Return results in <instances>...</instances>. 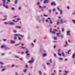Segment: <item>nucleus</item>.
Returning a JSON list of instances; mask_svg holds the SVG:
<instances>
[{"label":"nucleus","mask_w":75,"mask_h":75,"mask_svg":"<svg viewBox=\"0 0 75 75\" xmlns=\"http://www.w3.org/2000/svg\"><path fill=\"white\" fill-rule=\"evenodd\" d=\"M59 19L57 20V25H59V23H60L61 24H64V22L62 20V19L61 18V16H59L58 17Z\"/></svg>","instance_id":"obj_1"},{"label":"nucleus","mask_w":75,"mask_h":75,"mask_svg":"<svg viewBox=\"0 0 75 75\" xmlns=\"http://www.w3.org/2000/svg\"><path fill=\"white\" fill-rule=\"evenodd\" d=\"M34 61V59L33 58H31V60L29 61H28V62L29 63V64H32V63H33Z\"/></svg>","instance_id":"obj_2"},{"label":"nucleus","mask_w":75,"mask_h":75,"mask_svg":"<svg viewBox=\"0 0 75 75\" xmlns=\"http://www.w3.org/2000/svg\"><path fill=\"white\" fill-rule=\"evenodd\" d=\"M15 36H16V37H18V36H20V37H23V35H21L20 34H16L15 35Z\"/></svg>","instance_id":"obj_3"},{"label":"nucleus","mask_w":75,"mask_h":75,"mask_svg":"<svg viewBox=\"0 0 75 75\" xmlns=\"http://www.w3.org/2000/svg\"><path fill=\"white\" fill-rule=\"evenodd\" d=\"M28 52H29V51H27L25 52V53L27 55H28V56H30V54L28 53Z\"/></svg>","instance_id":"obj_4"},{"label":"nucleus","mask_w":75,"mask_h":75,"mask_svg":"<svg viewBox=\"0 0 75 75\" xmlns=\"http://www.w3.org/2000/svg\"><path fill=\"white\" fill-rule=\"evenodd\" d=\"M49 2V1L48 0H45L44 1V4H45V3H48Z\"/></svg>","instance_id":"obj_5"},{"label":"nucleus","mask_w":75,"mask_h":75,"mask_svg":"<svg viewBox=\"0 0 75 75\" xmlns=\"http://www.w3.org/2000/svg\"><path fill=\"white\" fill-rule=\"evenodd\" d=\"M67 35H71L70 34V31H68L67 32Z\"/></svg>","instance_id":"obj_6"},{"label":"nucleus","mask_w":75,"mask_h":75,"mask_svg":"<svg viewBox=\"0 0 75 75\" xmlns=\"http://www.w3.org/2000/svg\"><path fill=\"white\" fill-rule=\"evenodd\" d=\"M59 33H57V35H58V37H59V36H60L59 35V34H61V31L59 30Z\"/></svg>","instance_id":"obj_7"},{"label":"nucleus","mask_w":75,"mask_h":75,"mask_svg":"<svg viewBox=\"0 0 75 75\" xmlns=\"http://www.w3.org/2000/svg\"><path fill=\"white\" fill-rule=\"evenodd\" d=\"M51 6H56V3H54V2H52L51 4Z\"/></svg>","instance_id":"obj_8"},{"label":"nucleus","mask_w":75,"mask_h":75,"mask_svg":"<svg viewBox=\"0 0 75 75\" xmlns=\"http://www.w3.org/2000/svg\"><path fill=\"white\" fill-rule=\"evenodd\" d=\"M16 28H19V29H21V26H16Z\"/></svg>","instance_id":"obj_9"},{"label":"nucleus","mask_w":75,"mask_h":75,"mask_svg":"<svg viewBox=\"0 0 75 75\" xmlns=\"http://www.w3.org/2000/svg\"><path fill=\"white\" fill-rule=\"evenodd\" d=\"M75 53H74L72 56V58H75Z\"/></svg>","instance_id":"obj_10"},{"label":"nucleus","mask_w":75,"mask_h":75,"mask_svg":"<svg viewBox=\"0 0 75 75\" xmlns=\"http://www.w3.org/2000/svg\"><path fill=\"white\" fill-rule=\"evenodd\" d=\"M64 73H65L66 74H68V73H69V71L65 70Z\"/></svg>","instance_id":"obj_11"},{"label":"nucleus","mask_w":75,"mask_h":75,"mask_svg":"<svg viewBox=\"0 0 75 75\" xmlns=\"http://www.w3.org/2000/svg\"><path fill=\"white\" fill-rule=\"evenodd\" d=\"M4 6L6 7V8H8V6H6L5 5H4Z\"/></svg>","instance_id":"obj_12"},{"label":"nucleus","mask_w":75,"mask_h":75,"mask_svg":"<svg viewBox=\"0 0 75 75\" xmlns=\"http://www.w3.org/2000/svg\"><path fill=\"white\" fill-rule=\"evenodd\" d=\"M6 68H4V69H3L1 70V71L2 72H3V71H5V70H6Z\"/></svg>","instance_id":"obj_13"},{"label":"nucleus","mask_w":75,"mask_h":75,"mask_svg":"<svg viewBox=\"0 0 75 75\" xmlns=\"http://www.w3.org/2000/svg\"><path fill=\"white\" fill-rule=\"evenodd\" d=\"M27 69H24L23 70V72L25 73L26 72H27Z\"/></svg>","instance_id":"obj_14"},{"label":"nucleus","mask_w":75,"mask_h":75,"mask_svg":"<svg viewBox=\"0 0 75 75\" xmlns=\"http://www.w3.org/2000/svg\"><path fill=\"white\" fill-rule=\"evenodd\" d=\"M0 68H6V67H3V66H1L0 67Z\"/></svg>","instance_id":"obj_15"},{"label":"nucleus","mask_w":75,"mask_h":75,"mask_svg":"<svg viewBox=\"0 0 75 75\" xmlns=\"http://www.w3.org/2000/svg\"><path fill=\"white\" fill-rule=\"evenodd\" d=\"M20 44H21V43H20V44H16V45H15V46H17L18 45H20Z\"/></svg>","instance_id":"obj_16"},{"label":"nucleus","mask_w":75,"mask_h":75,"mask_svg":"<svg viewBox=\"0 0 75 75\" xmlns=\"http://www.w3.org/2000/svg\"><path fill=\"white\" fill-rule=\"evenodd\" d=\"M11 43H12V44H13V43H15V42L13 40H11Z\"/></svg>","instance_id":"obj_17"},{"label":"nucleus","mask_w":75,"mask_h":75,"mask_svg":"<svg viewBox=\"0 0 75 75\" xmlns=\"http://www.w3.org/2000/svg\"><path fill=\"white\" fill-rule=\"evenodd\" d=\"M37 4V5H38V6H39V5H40V2H38Z\"/></svg>","instance_id":"obj_18"},{"label":"nucleus","mask_w":75,"mask_h":75,"mask_svg":"<svg viewBox=\"0 0 75 75\" xmlns=\"http://www.w3.org/2000/svg\"><path fill=\"white\" fill-rule=\"evenodd\" d=\"M9 24H10V25H14V23H9Z\"/></svg>","instance_id":"obj_19"},{"label":"nucleus","mask_w":75,"mask_h":75,"mask_svg":"<svg viewBox=\"0 0 75 75\" xmlns=\"http://www.w3.org/2000/svg\"><path fill=\"white\" fill-rule=\"evenodd\" d=\"M21 48H23V49H26V48H27L25 47H22V46H21Z\"/></svg>","instance_id":"obj_20"},{"label":"nucleus","mask_w":75,"mask_h":75,"mask_svg":"<svg viewBox=\"0 0 75 75\" xmlns=\"http://www.w3.org/2000/svg\"><path fill=\"white\" fill-rule=\"evenodd\" d=\"M39 74L40 75H42V73H41V71H39Z\"/></svg>","instance_id":"obj_21"},{"label":"nucleus","mask_w":75,"mask_h":75,"mask_svg":"<svg viewBox=\"0 0 75 75\" xmlns=\"http://www.w3.org/2000/svg\"><path fill=\"white\" fill-rule=\"evenodd\" d=\"M50 24H52V23H53V22H52V21H51V20H50Z\"/></svg>","instance_id":"obj_22"},{"label":"nucleus","mask_w":75,"mask_h":75,"mask_svg":"<svg viewBox=\"0 0 75 75\" xmlns=\"http://www.w3.org/2000/svg\"><path fill=\"white\" fill-rule=\"evenodd\" d=\"M60 50H61V49H59L58 50V53H59L60 52Z\"/></svg>","instance_id":"obj_23"},{"label":"nucleus","mask_w":75,"mask_h":75,"mask_svg":"<svg viewBox=\"0 0 75 75\" xmlns=\"http://www.w3.org/2000/svg\"><path fill=\"white\" fill-rule=\"evenodd\" d=\"M9 49H10V48L9 47H5V50H9Z\"/></svg>","instance_id":"obj_24"},{"label":"nucleus","mask_w":75,"mask_h":75,"mask_svg":"<svg viewBox=\"0 0 75 75\" xmlns=\"http://www.w3.org/2000/svg\"><path fill=\"white\" fill-rule=\"evenodd\" d=\"M60 12L61 14H62V10H60Z\"/></svg>","instance_id":"obj_25"},{"label":"nucleus","mask_w":75,"mask_h":75,"mask_svg":"<svg viewBox=\"0 0 75 75\" xmlns=\"http://www.w3.org/2000/svg\"><path fill=\"white\" fill-rule=\"evenodd\" d=\"M72 21L73 23H74V24H75V20H72Z\"/></svg>","instance_id":"obj_26"},{"label":"nucleus","mask_w":75,"mask_h":75,"mask_svg":"<svg viewBox=\"0 0 75 75\" xmlns=\"http://www.w3.org/2000/svg\"><path fill=\"white\" fill-rule=\"evenodd\" d=\"M58 54L59 55V56H61V53H58Z\"/></svg>","instance_id":"obj_27"},{"label":"nucleus","mask_w":75,"mask_h":75,"mask_svg":"<svg viewBox=\"0 0 75 75\" xmlns=\"http://www.w3.org/2000/svg\"><path fill=\"white\" fill-rule=\"evenodd\" d=\"M25 68H29V67L28 66H25Z\"/></svg>","instance_id":"obj_28"},{"label":"nucleus","mask_w":75,"mask_h":75,"mask_svg":"<svg viewBox=\"0 0 75 75\" xmlns=\"http://www.w3.org/2000/svg\"><path fill=\"white\" fill-rule=\"evenodd\" d=\"M50 63H52V59H50Z\"/></svg>","instance_id":"obj_29"},{"label":"nucleus","mask_w":75,"mask_h":75,"mask_svg":"<svg viewBox=\"0 0 75 75\" xmlns=\"http://www.w3.org/2000/svg\"><path fill=\"white\" fill-rule=\"evenodd\" d=\"M62 54L63 55V57H64V52H62Z\"/></svg>","instance_id":"obj_30"},{"label":"nucleus","mask_w":75,"mask_h":75,"mask_svg":"<svg viewBox=\"0 0 75 75\" xmlns=\"http://www.w3.org/2000/svg\"><path fill=\"white\" fill-rule=\"evenodd\" d=\"M52 34H55V32L54 31H52Z\"/></svg>","instance_id":"obj_31"},{"label":"nucleus","mask_w":75,"mask_h":75,"mask_svg":"<svg viewBox=\"0 0 75 75\" xmlns=\"http://www.w3.org/2000/svg\"><path fill=\"white\" fill-rule=\"evenodd\" d=\"M0 64H1V65H3V64H4V63H3L2 62H0Z\"/></svg>","instance_id":"obj_32"},{"label":"nucleus","mask_w":75,"mask_h":75,"mask_svg":"<svg viewBox=\"0 0 75 75\" xmlns=\"http://www.w3.org/2000/svg\"><path fill=\"white\" fill-rule=\"evenodd\" d=\"M15 75H19L18 74V73L17 72H16Z\"/></svg>","instance_id":"obj_33"},{"label":"nucleus","mask_w":75,"mask_h":75,"mask_svg":"<svg viewBox=\"0 0 75 75\" xmlns=\"http://www.w3.org/2000/svg\"><path fill=\"white\" fill-rule=\"evenodd\" d=\"M33 68V66H30V67H29V69H31Z\"/></svg>","instance_id":"obj_34"},{"label":"nucleus","mask_w":75,"mask_h":75,"mask_svg":"<svg viewBox=\"0 0 75 75\" xmlns=\"http://www.w3.org/2000/svg\"><path fill=\"white\" fill-rule=\"evenodd\" d=\"M43 69H45L46 68V67H45V66H43Z\"/></svg>","instance_id":"obj_35"},{"label":"nucleus","mask_w":75,"mask_h":75,"mask_svg":"<svg viewBox=\"0 0 75 75\" xmlns=\"http://www.w3.org/2000/svg\"><path fill=\"white\" fill-rule=\"evenodd\" d=\"M17 0H15V3H16V4H17Z\"/></svg>","instance_id":"obj_36"},{"label":"nucleus","mask_w":75,"mask_h":75,"mask_svg":"<svg viewBox=\"0 0 75 75\" xmlns=\"http://www.w3.org/2000/svg\"><path fill=\"white\" fill-rule=\"evenodd\" d=\"M8 17V16H7V15H5V16H4V18L7 17Z\"/></svg>","instance_id":"obj_37"},{"label":"nucleus","mask_w":75,"mask_h":75,"mask_svg":"<svg viewBox=\"0 0 75 75\" xmlns=\"http://www.w3.org/2000/svg\"><path fill=\"white\" fill-rule=\"evenodd\" d=\"M39 8H42V7L40 5L39 6Z\"/></svg>","instance_id":"obj_38"},{"label":"nucleus","mask_w":75,"mask_h":75,"mask_svg":"<svg viewBox=\"0 0 75 75\" xmlns=\"http://www.w3.org/2000/svg\"><path fill=\"white\" fill-rule=\"evenodd\" d=\"M42 11H44V9L43 8H42Z\"/></svg>","instance_id":"obj_39"},{"label":"nucleus","mask_w":75,"mask_h":75,"mask_svg":"<svg viewBox=\"0 0 75 75\" xmlns=\"http://www.w3.org/2000/svg\"><path fill=\"white\" fill-rule=\"evenodd\" d=\"M43 57H45L46 56V54L44 53L43 55Z\"/></svg>","instance_id":"obj_40"},{"label":"nucleus","mask_w":75,"mask_h":75,"mask_svg":"<svg viewBox=\"0 0 75 75\" xmlns=\"http://www.w3.org/2000/svg\"><path fill=\"white\" fill-rule=\"evenodd\" d=\"M43 16L45 17H47L48 16V15H44Z\"/></svg>","instance_id":"obj_41"},{"label":"nucleus","mask_w":75,"mask_h":75,"mask_svg":"<svg viewBox=\"0 0 75 75\" xmlns=\"http://www.w3.org/2000/svg\"><path fill=\"white\" fill-rule=\"evenodd\" d=\"M3 1L4 2V4L5 3V2H6V0H3Z\"/></svg>","instance_id":"obj_42"},{"label":"nucleus","mask_w":75,"mask_h":75,"mask_svg":"<svg viewBox=\"0 0 75 75\" xmlns=\"http://www.w3.org/2000/svg\"><path fill=\"white\" fill-rule=\"evenodd\" d=\"M54 40H57V37H54Z\"/></svg>","instance_id":"obj_43"},{"label":"nucleus","mask_w":75,"mask_h":75,"mask_svg":"<svg viewBox=\"0 0 75 75\" xmlns=\"http://www.w3.org/2000/svg\"><path fill=\"white\" fill-rule=\"evenodd\" d=\"M13 21L14 22H18V21H15V20H13Z\"/></svg>","instance_id":"obj_44"},{"label":"nucleus","mask_w":75,"mask_h":75,"mask_svg":"<svg viewBox=\"0 0 75 75\" xmlns=\"http://www.w3.org/2000/svg\"><path fill=\"white\" fill-rule=\"evenodd\" d=\"M64 31V28H63L62 29V32H63V31Z\"/></svg>","instance_id":"obj_45"},{"label":"nucleus","mask_w":75,"mask_h":75,"mask_svg":"<svg viewBox=\"0 0 75 75\" xmlns=\"http://www.w3.org/2000/svg\"><path fill=\"white\" fill-rule=\"evenodd\" d=\"M4 46L2 45L1 46V48H4Z\"/></svg>","instance_id":"obj_46"},{"label":"nucleus","mask_w":75,"mask_h":75,"mask_svg":"<svg viewBox=\"0 0 75 75\" xmlns=\"http://www.w3.org/2000/svg\"><path fill=\"white\" fill-rule=\"evenodd\" d=\"M18 40H21V38L19 37H18Z\"/></svg>","instance_id":"obj_47"},{"label":"nucleus","mask_w":75,"mask_h":75,"mask_svg":"<svg viewBox=\"0 0 75 75\" xmlns=\"http://www.w3.org/2000/svg\"><path fill=\"white\" fill-rule=\"evenodd\" d=\"M16 58H18L19 57L18 56H16Z\"/></svg>","instance_id":"obj_48"},{"label":"nucleus","mask_w":75,"mask_h":75,"mask_svg":"<svg viewBox=\"0 0 75 75\" xmlns=\"http://www.w3.org/2000/svg\"><path fill=\"white\" fill-rule=\"evenodd\" d=\"M18 20H20V18H18L17 19V21H18Z\"/></svg>","instance_id":"obj_49"},{"label":"nucleus","mask_w":75,"mask_h":75,"mask_svg":"<svg viewBox=\"0 0 75 75\" xmlns=\"http://www.w3.org/2000/svg\"><path fill=\"white\" fill-rule=\"evenodd\" d=\"M59 59H60V60H62L63 59L62 58H59Z\"/></svg>","instance_id":"obj_50"},{"label":"nucleus","mask_w":75,"mask_h":75,"mask_svg":"<svg viewBox=\"0 0 75 75\" xmlns=\"http://www.w3.org/2000/svg\"><path fill=\"white\" fill-rule=\"evenodd\" d=\"M3 41H7V40L6 39H3Z\"/></svg>","instance_id":"obj_51"},{"label":"nucleus","mask_w":75,"mask_h":75,"mask_svg":"<svg viewBox=\"0 0 75 75\" xmlns=\"http://www.w3.org/2000/svg\"><path fill=\"white\" fill-rule=\"evenodd\" d=\"M66 45H68V43L67 42V41H66Z\"/></svg>","instance_id":"obj_52"},{"label":"nucleus","mask_w":75,"mask_h":75,"mask_svg":"<svg viewBox=\"0 0 75 75\" xmlns=\"http://www.w3.org/2000/svg\"><path fill=\"white\" fill-rule=\"evenodd\" d=\"M49 12L50 13H51V10H49Z\"/></svg>","instance_id":"obj_53"},{"label":"nucleus","mask_w":75,"mask_h":75,"mask_svg":"<svg viewBox=\"0 0 75 75\" xmlns=\"http://www.w3.org/2000/svg\"><path fill=\"white\" fill-rule=\"evenodd\" d=\"M21 7H20L19 8V9L20 10H21Z\"/></svg>","instance_id":"obj_54"},{"label":"nucleus","mask_w":75,"mask_h":75,"mask_svg":"<svg viewBox=\"0 0 75 75\" xmlns=\"http://www.w3.org/2000/svg\"><path fill=\"white\" fill-rule=\"evenodd\" d=\"M14 32L15 33H16L17 32V30H13Z\"/></svg>","instance_id":"obj_55"},{"label":"nucleus","mask_w":75,"mask_h":75,"mask_svg":"<svg viewBox=\"0 0 75 75\" xmlns=\"http://www.w3.org/2000/svg\"><path fill=\"white\" fill-rule=\"evenodd\" d=\"M14 38L15 40H16V39H17V38H16V37H14Z\"/></svg>","instance_id":"obj_56"},{"label":"nucleus","mask_w":75,"mask_h":75,"mask_svg":"<svg viewBox=\"0 0 75 75\" xmlns=\"http://www.w3.org/2000/svg\"><path fill=\"white\" fill-rule=\"evenodd\" d=\"M4 24H8V23H7V22H4Z\"/></svg>","instance_id":"obj_57"},{"label":"nucleus","mask_w":75,"mask_h":75,"mask_svg":"<svg viewBox=\"0 0 75 75\" xmlns=\"http://www.w3.org/2000/svg\"><path fill=\"white\" fill-rule=\"evenodd\" d=\"M54 57H56L57 56V55H56V54H54Z\"/></svg>","instance_id":"obj_58"},{"label":"nucleus","mask_w":75,"mask_h":75,"mask_svg":"<svg viewBox=\"0 0 75 75\" xmlns=\"http://www.w3.org/2000/svg\"><path fill=\"white\" fill-rule=\"evenodd\" d=\"M54 31H57V30L56 29H54Z\"/></svg>","instance_id":"obj_59"},{"label":"nucleus","mask_w":75,"mask_h":75,"mask_svg":"<svg viewBox=\"0 0 75 75\" xmlns=\"http://www.w3.org/2000/svg\"><path fill=\"white\" fill-rule=\"evenodd\" d=\"M19 67H18V66H16L15 67V68H19Z\"/></svg>","instance_id":"obj_60"},{"label":"nucleus","mask_w":75,"mask_h":75,"mask_svg":"<svg viewBox=\"0 0 75 75\" xmlns=\"http://www.w3.org/2000/svg\"><path fill=\"white\" fill-rule=\"evenodd\" d=\"M17 17V16H14L13 17V18H16V17Z\"/></svg>","instance_id":"obj_61"},{"label":"nucleus","mask_w":75,"mask_h":75,"mask_svg":"<svg viewBox=\"0 0 75 75\" xmlns=\"http://www.w3.org/2000/svg\"><path fill=\"white\" fill-rule=\"evenodd\" d=\"M31 44H32V46H34V45L33 43H32Z\"/></svg>","instance_id":"obj_62"},{"label":"nucleus","mask_w":75,"mask_h":75,"mask_svg":"<svg viewBox=\"0 0 75 75\" xmlns=\"http://www.w3.org/2000/svg\"><path fill=\"white\" fill-rule=\"evenodd\" d=\"M51 75H55V74L54 73H52L51 74Z\"/></svg>","instance_id":"obj_63"},{"label":"nucleus","mask_w":75,"mask_h":75,"mask_svg":"<svg viewBox=\"0 0 75 75\" xmlns=\"http://www.w3.org/2000/svg\"><path fill=\"white\" fill-rule=\"evenodd\" d=\"M63 75H67V74H64Z\"/></svg>","instance_id":"obj_64"}]
</instances>
